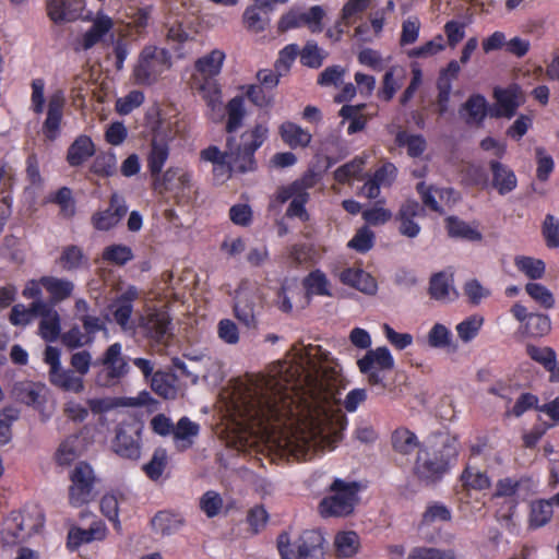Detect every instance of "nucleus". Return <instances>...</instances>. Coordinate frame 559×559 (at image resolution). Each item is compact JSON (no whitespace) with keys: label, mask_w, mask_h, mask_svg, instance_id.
<instances>
[{"label":"nucleus","mask_w":559,"mask_h":559,"mask_svg":"<svg viewBox=\"0 0 559 559\" xmlns=\"http://www.w3.org/2000/svg\"><path fill=\"white\" fill-rule=\"evenodd\" d=\"M292 368L282 362L275 374L250 377L239 389L235 407L251 429L267 437L278 435L290 456L311 461L337 447L348 420L341 416L334 425L317 418L309 392Z\"/></svg>","instance_id":"nucleus-1"},{"label":"nucleus","mask_w":559,"mask_h":559,"mask_svg":"<svg viewBox=\"0 0 559 559\" xmlns=\"http://www.w3.org/2000/svg\"><path fill=\"white\" fill-rule=\"evenodd\" d=\"M459 457L455 437L432 433L423 441L412 468L414 477L426 486L436 485L451 471Z\"/></svg>","instance_id":"nucleus-2"},{"label":"nucleus","mask_w":559,"mask_h":559,"mask_svg":"<svg viewBox=\"0 0 559 559\" xmlns=\"http://www.w3.org/2000/svg\"><path fill=\"white\" fill-rule=\"evenodd\" d=\"M69 480L68 500L71 507L81 508L98 497L99 478L87 462H78L69 473Z\"/></svg>","instance_id":"nucleus-3"},{"label":"nucleus","mask_w":559,"mask_h":559,"mask_svg":"<svg viewBox=\"0 0 559 559\" xmlns=\"http://www.w3.org/2000/svg\"><path fill=\"white\" fill-rule=\"evenodd\" d=\"M324 542L320 531L306 530L290 549L289 535L284 532L277 537V549L282 559H324Z\"/></svg>","instance_id":"nucleus-4"},{"label":"nucleus","mask_w":559,"mask_h":559,"mask_svg":"<svg viewBox=\"0 0 559 559\" xmlns=\"http://www.w3.org/2000/svg\"><path fill=\"white\" fill-rule=\"evenodd\" d=\"M330 489L333 495L323 498L319 504L321 515L324 518L349 515L358 500L359 484L336 478Z\"/></svg>","instance_id":"nucleus-5"},{"label":"nucleus","mask_w":559,"mask_h":559,"mask_svg":"<svg viewBox=\"0 0 559 559\" xmlns=\"http://www.w3.org/2000/svg\"><path fill=\"white\" fill-rule=\"evenodd\" d=\"M93 367H100L95 374L97 386L114 388L118 385L129 371L128 362L122 356L121 344L109 345L103 356L94 360Z\"/></svg>","instance_id":"nucleus-6"},{"label":"nucleus","mask_w":559,"mask_h":559,"mask_svg":"<svg viewBox=\"0 0 559 559\" xmlns=\"http://www.w3.org/2000/svg\"><path fill=\"white\" fill-rule=\"evenodd\" d=\"M269 136V128L264 123H257L250 130L245 131L240 135V144L233 154L234 163L240 173L254 170L257 163L254 158L255 152L263 145Z\"/></svg>","instance_id":"nucleus-7"},{"label":"nucleus","mask_w":559,"mask_h":559,"mask_svg":"<svg viewBox=\"0 0 559 559\" xmlns=\"http://www.w3.org/2000/svg\"><path fill=\"white\" fill-rule=\"evenodd\" d=\"M359 371L367 377L370 385H380L386 388L384 383L385 371L394 368V358L388 347L381 346L366 352L362 358L358 359Z\"/></svg>","instance_id":"nucleus-8"},{"label":"nucleus","mask_w":559,"mask_h":559,"mask_svg":"<svg viewBox=\"0 0 559 559\" xmlns=\"http://www.w3.org/2000/svg\"><path fill=\"white\" fill-rule=\"evenodd\" d=\"M170 67V56L167 50L157 47H145L134 68V78L140 84H152Z\"/></svg>","instance_id":"nucleus-9"},{"label":"nucleus","mask_w":559,"mask_h":559,"mask_svg":"<svg viewBox=\"0 0 559 559\" xmlns=\"http://www.w3.org/2000/svg\"><path fill=\"white\" fill-rule=\"evenodd\" d=\"M192 174L179 166H171L152 181V188L159 194L167 192L185 194L191 189Z\"/></svg>","instance_id":"nucleus-10"},{"label":"nucleus","mask_w":559,"mask_h":559,"mask_svg":"<svg viewBox=\"0 0 559 559\" xmlns=\"http://www.w3.org/2000/svg\"><path fill=\"white\" fill-rule=\"evenodd\" d=\"M114 451L121 457L138 460L141 455L140 429L134 424H119L112 441Z\"/></svg>","instance_id":"nucleus-11"},{"label":"nucleus","mask_w":559,"mask_h":559,"mask_svg":"<svg viewBox=\"0 0 559 559\" xmlns=\"http://www.w3.org/2000/svg\"><path fill=\"white\" fill-rule=\"evenodd\" d=\"M288 0H254L253 4L246 8L242 22L245 27L252 33L264 32L270 24V13L275 9L276 3L285 4Z\"/></svg>","instance_id":"nucleus-12"},{"label":"nucleus","mask_w":559,"mask_h":559,"mask_svg":"<svg viewBox=\"0 0 559 559\" xmlns=\"http://www.w3.org/2000/svg\"><path fill=\"white\" fill-rule=\"evenodd\" d=\"M127 212L128 206L124 199L115 192L110 195L108 207L96 211L92 215L91 224L98 231H108L119 224Z\"/></svg>","instance_id":"nucleus-13"},{"label":"nucleus","mask_w":559,"mask_h":559,"mask_svg":"<svg viewBox=\"0 0 559 559\" xmlns=\"http://www.w3.org/2000/svg\"><path fill=\"white\" fill-rule=\"evenodd\" d=\"M171 324V318L167 311L153 309L140 320L142 334L155 343H164Z\"/></svg>","instance_id":"nucleus-14"},{"label":"nucleus","mask_w":559,"mask_h":559,"mask_svg":"<svg viewBox=\"0 0 559 559\" xmlns=\"http://www.w3.org/2000/svg\"><path fill=\"white\" fill-rule=\"evenodd\" d=\"M425 215V207L419 202L413 199L406 200L401 204L395 214V221L399 223V233L407 238H416L421 228L415 218L424 217Z\"/></svg>","instance_id":"nucleus-15"},{"label":"nucleus","mask_w":559,"mask_h":559,"mask_svg":"<svg viewBox=\"0 0 559 559\" xmlns=\"http://www.w3.org/2000/svg\"><path fill=\"white\" fill-rule=\"evenodd\" d=\"M496 106L490 108L489 116L493 118H512L521 105V88L518 84L508 87H495Z\"/></svg>","instance_id":"nucleus-16"},{"label":"nucleus","mask_w":559,"mask_h":559,"mask_svg":"<svg viewBox=\"0 0 559 559\" xmlns=\"http://www.w3.org/2000/svg\"><path fill=\"white\" fill-rule=\"evenodd\" d=\"M66 98L62 91L53 92L48 98L47 116L43 124V132L47 140L55 141L60 131Z\"/></svg>","instance_id":"nucleus-17"},{"label":"nucleus","mask_w":559,"mask_h":559,"mask_svg":"<svg viewBox=\"0 0 559 559\" xmlns=\"http://www.w3.org/2000/svg\"><path fill=\"white\" fill-rule=\"evenodd\" d=\"M84 7L85 0H46L47 15L56 24L80 19Z\"/></svg>","instance_id":"nucleus-18"},{"label":"nucleus","mask_w":559,"mask_h":559,"mask_svg":"<svg viewBox=\"0 0 559 559\" xmlns=\"http://www.w3.org/2000/svg\"><path fill=\"white\" fill-rule=\"evenodd\" d=\"M38 318H40L38 323L39 336L48 343L59 340L61 333V317L56 307L41 300Z\"/></svg>","instance_id":"nucleus-19"},{"label":"nucleus","mask_w":559,"mask_h":559,"mask_svg":"<svg viewBox=\"0 0 559 559\" xmlns=\"http://www.w3.org/2000/svg\"><path fill=\"white\" fill-rule=\"evenodd\" d=\"M258 301L259 296L253 292L242 290L236 296L234 314L248 329H255L258 326Z\"/></svg>","instance_id":"nucleus-20"},{"label":"nucleus","mask_w":559,"mask_h":559,"mask_svg":"<svg viewBox=\"0 0 559 559\" xmlns=\"http://www.w3.org/2000/svg\"><path fill=\"white\" fill-rule=\"evenodd\" d=\"M107 535V527L102 522H93L87 530L72 526L67 536V548L76 551L82 545L94 540H104Z\"/></svg>","instance_id":"nucleus-21"},{"label":"nucleus","mask_w":559,"mask_h":559,"mask_svg":"<svg viewBox=\"0 0 559 559\" xmlns=\"http://www.w3.org/2000/svg\"><path fill=\"white\" fill-rule=\"evenodd\" d=\"M41 283L48 294V300H45L46 304H51L55 307L71 298L75 289L74 283L66 277L44 275L41 276Z\"/></svg>","instance_id":"nucleus-22"},{"label":"nucleus","mask_w":559,"mask_h":559,"mask_svg":"<svg viewBox=\"0 0 559 559\" xmlns=\"http://www.w3.org/2000/svg\"><path fill=\"white\" fill-rule=\"evenodd\" d=\"M138 287L130 285L111 304L114 319L121 328H127L133 312V304L139 298Z\"/></svg>","instance_id":"nucleus-23"},{"label":"nucleus","mask_w":559,"mask_h":559,"mask_svg":"<svg viewBox=\"0 0 559 559\" xmlns=\"http://www.w3.org/2000/svg\"><path fill=\"white\" fill-rule=\"evenodd\" d=\"M488 166L491 173V187L500 195H506L516 189V175L508 165L502 164L498 159H491Z\"/></svg>","instance_id":"nucleus-24"},{"label":"nucleus","mask_w":559,"mask_h":559,"mask_svg":"<svg viewBox=\"0 0 559 559\" xmlns=\"http://www.w3.org/2000/svg\"><path fill=\"white\" fill-rule=\"evenodd\" d=\"M46 386L39 382L21 381L16 382L13 386L12 393L16 401L38 408L46 402L45 393Z\"/></svg>","instance_id":"nucleus-25"},{"label":"nucleus","mask_w":559,"mask_h":559,"mask_svg":"<svg viewBox=\"0 0 559 559\" xmlns=\"http://www.w3.org/2000/svg\"><path fill=\"white\" fill-rule=\"evenodd\" d=\"M56 264L59 265L62 271L68 273L87 270L91 266L90 258L84 250L76 245L62 247L60 255L56 260Z\"/></svg>","instance_id":"nucleus-26"},{"label":"nucleus","mask_w":559,"mask_h":559,"mask_svg":"<svg viewBox=\"0 0 559 559\" xmlns=\"http://www.w3.org/2000/svg\"><path fill=\"white\" fill-rule=\"evenodd\" d=\"M96 153V146L92 138L81 134L70 144L66 160L71 167H80Z\"/></svg>","instance_id":"nucleus-27"},{"label":"nucleus","mask_w":559,"mask_h":559,"mask_svg":"<svg viewBox=\"0 0 559 559\" xmlns=\"http://www.w3.org/2000/svg\"><path fill=\"white\" fill-rule=\"evenodd\" d=\"M170 148L167 142L153 139L146 155V168L152 181L163 174V168L169 158Z\"/></svg>","instance_id":"nucleus-28"},{"label":"nucleus","mask_w":559,"mask_h":559,"mask_svg":"<svg viewBox=\"0 0 559 559\" xmlns=\"http://www.w3.org/2000/svg\"><path fill=\"white\" fill-rule=\"evenodd\" d=\"M49 382L63 392L82 393L85 389L84 379L72 369L60 367L53 372H48Z\"/></svg>","instance_id":"nucleus-29"},{"label":"nucleus","mask_w":559,"mask_h":559,"mask_svg":"<svg viewBox=\"0 0 559 559\" xmlns=\"http://www.w3.org/2000/svg\"><path fill=\"white\" fill-rule=\"evenodd\" d=\"M200 432L199 424L190 420V418L181 417L176 426H174V443L178 452H185L190 449L194 443V438Z\"/></svg>","instance_id":"nucleus-30"},{"label":"nucleus","mask_w":559,"mask_h":559,"mask_svg":"<svg viewBox=\"0 0 559 559\" xmlns=\"http://www.w3.org/2000/svg\"><path fill=\"white\" fill-rule=\"evenodd\" d=\"M340 280L344 285L350 286L365 294L377 292L376 280L362 269L348 267L341 272Z\"/></svg>","instance_id":"nucleus-31"},{"label":"nucleus","mask_w":559,"mask_h":559,"mask_svg":"<svg viewBox=\"0 0 559 559\" xmlns=\"http://www.w3.org/2000/svg\"><path fill=\"white\" fill-rule=\"evenodd\" d=\"M420 444L416 433L406 427H397L391 433L392 449L400 455L409 456L415 450L419 451Z\"/></svg>","instance_id":"nucleus-32"},{"label":"nucleus","mask_w":559,"mask_h":559,"mask_svg":"<svg viewBox=\"0 0 559 559\" xmlns=\"http://www.w3.org/2000/svg\"><path fill=\"white\" fill-rule=\"evenodd\" d=\"M282 141L290 148L306 147L312 140L311 133L295 122L285 121L278 128Z\"/></svg>","instance_id":"nucleus-33"},{"label":"nucleus","mask_w":559,"mask_h":559,"mask_svg":"<svg viewBox=\"0 0 559 559\" xmlns=\"http://www.w3.org/2000/svg\"><path fill=\"white\" fill-rule=\"evenodd\" d=\"M114 27L112 20L107 15L97 16L92 26L84 33L81 39V47L88 50L98 44L103 37Z\"/></svg>","instance_id":"nucleus-34"},{"label":"nucleus","mask_w":559,"mask_h":559,"mask_svg":"<svg viewBox=\"0 0 559 559\" xmlns=\"http://www.w3.org/2000/svg\"><path fill=\"white\" fill-rule=\"evenodd\" d=\"M183 519L170 511H158L151 520L152 528L155 533L163 536H169L178 532L183 525Z\"/></svg>","instance_id":"nucleus-35"},{"label":"nucleus","mask_w":559,"mask_h":559,"mask_svg":"<svg viewBox=\"0 0 559 559\" xmlns=\"http://www.w3.org/2000/svg\"><path fill=\"white\" fill-rule=\"evenodd\" d=\"M462 487L466 490L484 491L491 487V478L487 472L467 465L460 475Z\"/></svg>","instance_id":"nucleus-36"},{"label":"nucleus","mask_w":559,"mask_h":559,"mask_svg":"<svg viewBox=\"0 0 559 559\" xmlns=\"http://www.w3.org/2000/svg\"><path fill=\"white\" fill-rule=\"evenodd\" d=\"M224 60V51L213 49L210 53L199 58L194 63V68L203 78H215L221 73Z\"/></svg>","instance_id":"nucleus-37"},{"label":"nucleus","mask_w":559,"mask_h":559,"mask_svg":"<svg viewBox=\"0 0 559 559\" xmlns=\"http://www.w3.org/2000/svg\"><path fill=\"white\" fill-rule=\"evenodd\" d=\"M445 228L448 235L452 238H461L473 242L483 240V235L479 230L456 216L445 218Z\"/></svg>","instance_id":"nucleus-38"},{"label":"nucleus","mask_w":559,"mask_h":559,"mask_svg":"<svg viewBox=\"0 0 559 559\" xmlns=\"http://www.w3.org/2000/svg\"><path fill=\"white\" fill-rule=\"evenodd\" d=\"M207 107L214 111L222 109V88L215 78H202L197 87Z\"/></svg>","instance_id":"nucleus-39"},{"label":"nucleus","mask_w":559,"mask_h":559,"mask_svg":"<svg viewBox=\"0 0 559 559\" xmlns=\"http://www.w3.org/2000/svg\"><path fill=\"white\" fill-rule=\"evenodd\" d=\"M554 515V506L550 499H538L531 503L528 525L531 528H539L550 522Z\"/></svg>","instance_id":"nucleus-40"},{"label":"nucleus","mask_w":559,"mask_h":559,"mask_svg":"<svg viewBox=\"0 0 559 559\" xmlns=\"http://www.w3.org/2000/svg\"><path fill=\"white\" fill-rule=\"evenodd\" d=\"M41 300L32 301L27 307L16 304L11 308L9 321L14 326H27L38 318Z\"/></svg>","instance_id":"nucleus-41"},{"label":"nucleus","mask_w":559,"mask_h":559,"mask_svg":"<svg viewBox=\"0 0 559 559\" xmlns=\"http://www.w3.org/2000/svg\"><path fill=\"white\" fill-rule=\"evenodd\" d=\"M463 108L467 112L466 122L468 124H481L490 111L488 103L481 94L471 95L463 105Z\"/></svg>","instance_id":"nucleus-42"},{"label":"nucleus","mask_w":559,"mask_h":559,"mask_svg":"<svg viewBox=\"0 0 559 559\" xmlns=\"http://www.w3.org/2000/svg\"><path fill=\"white\" fill-rule=\"evenodd\" d=\"M360 539L356 532L346 531L335 535L334 547L338 558H350L355 556L359 549Z\"/></svg>","instance_id":"nucleus-43"},{"label":"nucleus","mask_w":559,"mask_h":559,"mask_svg":"<svg viewBox=\"0 0 559 559\" xmlns=\"http://www.w3.org/2000/svg\"><path fill=\"white\" fill-rule=\"evenodd\" d=\"M394 141L399 147H406L408 156L413 158L421 156L427 148L426 139L421 134H411L405 130L397 131Z\"/></svg>","instance_id":"nucleus-44"},{"label":"nucleus","mask_w":559,"mask_h":559,"mask_svg":"<svg viewBox=\"0 0 559 559\" xmlns=\"http://www.w3.org/2000/svg\"><path fill=\"white\" fill-rule=\"evenodd\" d=\"M452 282V275H449L444 271L432 274L429 281L428 288L430 298L441 301L450 299Z\"/></svg>","instance_id":"nucleus-45"},{"label":"nucleus","mask_w":559,"mask_h":559,"mask_svg":"<svg viewBox=\"0 0 559 559\" xmlns=\"http://www.w3.org/2000/svg\"><path fill=\"white\" fill-rule=\"evenodd\" d=\"M227 121L225 130L227 133H235L243 123L246 109L243 98L235 96L226 105Z\"/></svg>","instance_id":"nucleus-46"},{"label":"nucleus","mask_w":559,"mask_h":559,"mask_svg":"<svg viewBox=\"0 0 559 559\" xmlns=\"http://www.w3.org/2000/svg\"><path fill=\"white\" fill-rule=\"evenodd\" d=\"M514 265L518 271L532 281L543 278L546 272V264L543 260L527 255L515 257Z\"/></svg>","instance_id":"nucleus-47"},{"label":"nucleus","mask_w":559,"mask_h":559,"mask_svg":"<svg viewBox=\"0 0 559 559\" xmlns=\"http://www.w3.org/2000/svg\"><path fill=\"white\" fill-rule=\"evenodd\" d=\"M302 286L308 296H331L330 283L326 275L319 269L311 271L302 281Z\"/></svg>","instance_id":"nucleus-48"},{"label":"nucleus","mask_w":559,"mask_h":559,"mask_svg":"<svg viewBox=\"0 0 559 559\" xmlns=\"http://www.w3.org/2000/svg\"><path fill=\"white\" fill-rule=\"evenodd\" d=\"M366 107V105H344L340 110V116L349 120V124L347 128V133L349 135L355 134L357 132L362 131L367 124V117L361 114V110Z\"/></svg>","instance_id":"nucleus-49"},{"label":"nucleus","mask_w":559,"mask_h":559,"mask_svg":"<svg viewBox=\"0 0 559 559\" xmlns=\"http://www.w3.org/2000/svg\"><path fill=\"white\" fill-rule=\"evenodd\" d=\"M47 201L59 206V214L63 218H71L75 215V201L70 188L61 187L55 193H50Z\"/></svg>","instance_id":"nucleus-50"},{"label":"nucleus","mask_w":559,"mask_h":559,"mask_svg":"<svg viewBox=\"0 0 559 559\" xmlns=\"http://www.w3.org/2000/svg\"><path fill=\"white\" fill-rule=\"evenodd\" d=\"M522 329L526 336L542 337L550 332L551 321L548 314L532 312Z\"/></svg>","instance_id":"nucleus-51"},{"label":"nucleus","mask_w":559,"mask_h":559,"mask_svg":"<svg viewBox=\"0 0 559 559\" xmlns=\"http://www.w3.org/2000/svg\"><path fill=\"white\" fill-rule=\"evenodd\" d=\"M427 342L432 348H451L453 352L456 350L451 331L442 323L432 325L428 332Z\"/></svg>","instance_id":"nucleus-52"},{"label":"nucleus","mask_w":559,"mask_h":559,"mask_svg":"<svg viewBox=\"0 0 559 559\" xmlns=\"http://www.w3.org/2000/svg\"><path fill=\"white\" fill-rule=\"evenodd\" d=\"M134 258L133 251L126 245H110L105 247L102 259L110 264L123 266Z\"/></svg>","instance_id":"nucleus-53"},{"label":"nucleus","mask_w":559,"mask_h":559,"mask_svg":"<svg viewBox=\"0 0 559 559\" xmlns=\"http://www.w3.org/2000/svg\"><path fill=\"white\" fill-rule=\"evenodd\" d=\"M90 173L102 177H112L117 173V158L114 153L98 154L90 166Z\"/></svg>","instance_id":"nucleus-54"},{"label":"nucleus","mask_w":559,"mask_h":559,"mask_svg":"<svg viewBox=\"0 0 559 559\" xmlns=\"http://www.w3.org/2000/svg\"><path fill=\"white\" fill-rule=\"evenodd\" d=\"M526 353L531 359L540 364L547 371H555L557 366V354L551 347L527 345Z\"/></svg>","instance_id":"nucleus-55"},{"label":"nucleus","mask_w":559,"mask_h":559,"mask_svg":"<svg viewBox=\"0 0 559 559\" xmlns=\"http://www.w3.org/2000/svg\"><path fill=\"white\" fill-rule=\"evenodd\" d=\"M167 461L166 449L159 447L155 449L150 462L144 464L143 471L151 480H158L166 468Z\"/></svg>","instance_id":"nucleus-56"},{"label":"nucleus","mask_w":559,"mask_h":559,"mask_svg":"<svg viewBox=\"0 0 559 559\" xmlns=\"http://www.w3.org/2000/svg\"><path fill=\"white\" fill-rule=\"evenodd\" d=\"M246 96L254 106L259 108H271L275 102V93L259 84L248 85Z\"/></svg>","instance_id":"nucleus-57"},{"label":"nucleus","mask_w":559,"mask_h":559,"mask_svg":"<svg viewBox=\"0 0 559 559\" xmlns=\"http://www.w3.org/2000/svg\"><path fill=\"white\" fill-rule=\"evenodd\" d=\"M525 292L542 308H554L556 302L554 294L545 285L530 282L525 285Z\"/></svg>","instance_id":"nucleus-58"},{"label":"nucleus","mask_w":559,"mask_h":559,"mask_svg":"<svg viewBox=\"0 0 559 559\" xmlns=\"http://www.w3.org/2000/svg\"><path fill=\"white\" fill-rule=\"evenodd\" d=\"M223 506V498L215 490L205 491L199 499V508L209 519L217 516Z\"/></svg>","instance_id":"nucleus-59"},{"label":"nucleus","mask_w":559,"mask_h":559,"mask_svg":"<svg viewBox=\"0 0 559 559\" xmlns=\"http://www.w3.org/2000/svg\"><path fill=\"white\" fill-rule=\"evenodd\" d=\"M536 159V178L540 182H546L550 178L555 169V162L550 154L547 153L545 147L538 146L535 148Z\"/></svg>","instance_id":"nucleus-60"},{"label":"nucleus","mask_w":559,"mask_h":559,"mask_svg":"<svg viewBox=\"0 0 559 559\" xmlns=\"http://www.w3.org/2000/svg\"><path fill=\"white\" fill-rule=\"evenodd\" d=\"M60 341L68 349L81 348L91 345L93 342L80 326L74 324L67 332L60 333Z\"/></svg>","instance_id":"nucleus-61"},{"label":"nucleus","mask_w":559,"mask_h":559,"mask_svg":"<svg viewBox=\"0 0 559 559\" xmlns=\"http://www.w3.org/2000/svg\"><path fill=\"white\" fill-rule=\"evenodd\" d=\"M483 323L484 319L479 316H471L466 318L456 325V332L459 337L464 343L471 342L478 335Z\"/></svg>","instance_id":"nucleus-62"},{"label":"nucleus","mask_w":559,"mask_h":559,"mask_svg":"<svg viewBox=\"0 0 559 559\" xmlns=\"http://www.w3.org/2000/svg\"><path fill=\"white\" fill-rule=\"evenodd\" d=\"M452 519L451 510L443 503L432 502L427 506L423 514V524L429 525L437 521L450 522Z\"/></svg>","instance_id":"nucleus-63"},{"label":"nucleus","mask_w":559,"mask_h":559,"mask_svg":"<svg viewBox=\"0 0 559 559\" xmlns=\"http://www.w3.org/2000/svg\"><path fill=\"white\" fill-rule=\"evenodd\" d=\"M542 233L548 248L555 249L559 247V219L554 215L547 214L545 216Z\"/></svg>","instance_id":"nucleus-64"}]
</instances>
